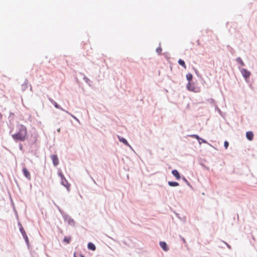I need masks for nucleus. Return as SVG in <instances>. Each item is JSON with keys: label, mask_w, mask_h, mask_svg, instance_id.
I'll return each mask as SVG.
<instances>
[{"label": "nucleus", "mask_w": 257, "mask_h": 257, "mask_svg": "<svg viewBox=\"0 0 257 257\" xmlns=\"http://www.w3.org/2000/svg\"><path fill=\"white\" fill-rule=\"evenodd\" d=\"M18 131L15 134L12 135L14 140L17 142L18 141H24L27 136V130L26 127L23 124H19L17 126Z\"/></svg>", "instance_id": "f257e3e1"}, {"label": "nucleus", "mask_w": 257, "mask_h": 257, "mask_svg": "<svg viewBox=\"0 0 257 257\" xmlns=\"http://www.w3.org/2000/svg\"><path fill=\"white\" fill-rule=\"evenodd\" d=\"M58 175L61 178V184L67 188L68 191L69 190L70 184L68 182L67 180L65 179L64 175L61 172H58Z\"/></svg>", "instance_id": "f03ea898"}, {"label": "nucleus", "mask_w": 257, "mask_h": 257, "mask_svg": "<svg viewBox=\"0 0 257 257\" xmlns=\"http://www.w3.org/2000/svg\"><path fill=\"white\" fill-rule=\"evenodd\" d=\"M240 71L245 80L247 81L251 75L250 72L245 68H240Z\"/></svg>", "instance_id": "7ed1b4c3"}, {"label": "nucleus", "mask_w": 257, "mask_h": 257, "mask_svg": "<svg viewBox=\"0 0 257 257\" xmlns=\"http://www.w3.org/2000/svg\"><path fill=\"white\" fill-rule=\"evenodd\" d=\"M20 231L21 232L28 247H29L30 246L29 240L25 229H24L23 227H22Z\"/></svg>", "instance_id": "20e7f679"}, {"label": "nucleus", "mask_w": 257, "mask_h": 257, "mask_svg": "<svg viewBox=\"0 0 257 257\" xmlns=\"http://www.w3.org/2000/svg\"><path fill=\"white\" fill-rule=\"evenodd\" d=\"M22 172L24 176L28 180H30L31 178V175L29 171L26 168L23 167L22 169Z\"/></svg>", "instance_id": "39448f33"}, {"label": "nucleus", "mask_w": 257, "mask_h": 257, "mask_svg": "<svg viewBox=\"0 0 257 257\" xmlns=\"http://www.w3.org/2000/svg\"><path fill=\"white\" fill-rule=\"evenodd\" d=\"M51 160L54 166H57L59 163V159L57 155L53 154L51 156Z\"/></svg>", "instance_id": "423d86ee"}, {"label": "nucleus", "mask_w": 257, "mask_h": 257, "mask_svg": "<svg viewBox=\"0 0 257 257\" xmlns=\"http://www.w3.org/2000/svg\"><path fill=\"white\" fill-rule=\"evenodd\" d=\"M186 88L189 91H193V92L195 91V87L194 86V83H192L191 82H188L187 86H186Z\"/></svg>", "instance_id": "0eeeda50"}, {"label": "nucleus", "mask_w": 257, "mask_h": 257, "mask_svg": "<svg viewBox=\"0 0 257 257\" xmlns=\"http://www.w3.org/2000/svg\"><path fill=\"white\" fill-rule=\"evenodd\" d=\"M171 173L177 180H180L181 178V175L177 170L174 169Z\"/></svg>", "instance_id": "6e6552de"}, {"label": "nucleus", "mask_w": 257, "mask_h": 257, "mask_svg": "<svg viewBox=\"0 0 257 257\" xmlns=\"http://www.w3.org/2000/svg\"><path fill=\"white\" fill-rule=\"evenodd\" d=\"M160 245L161 247V248L165 251H167L169 250V247L167 244V243L165 241H160Z\"/></svg>", "instance_id": "1a4fd4ad"}, {"label": "nucleus", "mask_w": 257, "mask_h": 257, "mask_svg": "<svg viewBox=\"0 0 257 257\" xmlns=\"http://www.w3.org/2000/svg\"><path fill=\"white\" fill-rule=\"evenodd\" d=\"M246 138L248 141H252L253 139V133L251 131H248L245 134Z\"/></svg>", "instance_id": "9d476101"}, {"label": "nucleus", "mask_w": 257, "mask_h": 257, "mask_svg": "<svg viewBox=\"0 0 257 257\" xmlns=\"http://www.w3.org/2000/svg\"><path fill=\"white\" fill-rule=\"evenodd\" d=\"M50 102L54 105L55 107L58 109H59L63 111H65V110H64L62 107H61L60 105H59L57 102H56L52 98L49 99Z\"/></svg>", "instance_id": "9b49d317"}, {"label": "nucleus", "mask_w": 257, "mask_h": 257, "mask_svg": "<svg viewBox=\"0 0 257 257\" xmlns=\"http://www.w3.org/2000/svg\"><path fill=\"white\" fill-rule=\"evenodd\" d=\"M118 139L120 142H121V143H123L124 145L131 148V146L127 142V141L124 138L118 136Z\"/></svg>", "instance_id": "f8f14e48"}, {"label": "nucleus", "mask_w": 257, "mask_h": 257, "mask_svg": "<svg viewBox=\"0 0 257 257\" xmlns=\"http://www.w3.org/2000/svg\"><path fill=\"white\" fill-rule=\"evenodd\" d=\"M87 247H88V249L92 250V251H94L96 249V246H95V244L91 242H88V243L87 244Z\"/></svg>", "instance_id": "ddd939ff"}, {"label": "nucleus", "mask_w": 257, "mask_h": 257, "mask_svg": "<svg viewBox=\"0 0 257 257\" xmlns=\"http://www.w3.org/2000/svg\"><path fill=\"white\" fill-rule=\"evenodd\" d=\"M168 184L171 187H176L179 185V184L176 181H169Z\"/></svg>", "instance_id": "4468645a"}, {"label": "nucleus", "mask_w": 257, "mask_h": 257, "mask_svg": "<svg viewBox=\"0 0 257 257\" xmlns=\"http://www.w3.org/2000/svg\"><path fill=\"white\" fill-rule=\"evenodd\" d=\"M186 79L188 82H191L193 80V75L190 73H188L186 74Z\"/></svg>", "instance_id": "2eb2a0df"}, {"label": "nucleus", "mask_w": 257, "mask_h": 257, "mask_svg": "<svg viewBox=\"0 0 257 257\" xmlns=\"http://www.w3.org/2000/svg\"><path fill=\"white\" fill-rule=\"evenodd\" d=\"M178 64L182 66V67H183L184 68H186V64H185V61L181 59H179L178 61Z\"/></svg>", "instance_id": "dca6fc26"}, {"label": "nucleus", "mask_w": 257, "mask_h": 257, "mask_svg": "<svg viewBox=\"0 0 257 257\" xmlns=\"http://www.w3.org/2000/svg\"><path fill=\"white\" fill-rule=\"evenodd\" d=\"M67 222H68V224L69 225H71L73 226L75 225V221L73 219H72L71 217H69V219L67 220Z\"/></svg>", "instance_id": "f3484780"}, {"label": "nucleus", "mask_w": 257, "mask_h": 257, "mask_svg": "<svg viewBox=\"0 0 257 257\" xmlns=\"http://www.w3.org/2000/svg\"><path fill=\"white\" fill-rule=\"evenodd\" d=\"M236 61L242 66H244L245 65V64H244V62H243V61L242 60L241 58L239 57H237L236 59Z\"/></svg>", "instance_id": "a211bd4d"}, {"label": "nucleus", "mask_w": 257, "mask_h": 257, "mask_svg": "<svg viewBox=\"0 0 257 257\" xmlns=\"http://www.w3.org/2000/svg\"><path fill=\"white\" fill-rule=\"evenodd\" d=\"M83 80L85 81V82L88 84L89 86L91 85L92 81L86 76H84Z\"/></svg>", "instance_id": "6ab92c4d"}, {"label": "nucleus", "mask_w": 257, "mask_h": 257, "mask_svg": "<svg viewBox=\"0 0 257 257\" xmlns=\"http://www.w3.org/2000/svg\"><path fill=\"white\" fill-rule=\"evenodd\" d=\"M71 238L70 236H65L64 237V239H63V241L66 242V243L68 244L70 243V241H71Z\"/></svg>", "instance_id": "aec40b11"}, {"label": "nucleus", "mask_w": 257, "mask_h": 257, "mask_svg": "<svg viewBox=\"0 0 257 257\" xmlns=\"http://www.w3.org/2000/svg\"><path fill=\"white\" fill-rule=\"evenodd\" d=\"M61 215L65 221H67L68 219H69V217H70L68 214H66L64 212L63 213H62Z\"/></svg>", "instance_id": "412c9836"}, {"label": "nucleus", "mask_w": 257, "mask_h": 257, "mask_svg": "<svg viewBox=\"0 0 257 257\" xmlns=\"http://www.w3.org/2000/svg\"><path fill=\"white\" fill-rule=\"evenodd\" d=\"M182 179L183 180V181L185 182L186 183V184L190 186V187H191L190 183L188 182V181L187 180V179L184 177V176H183L182 177Z\"/></svg>", "instance_id": "4be33fe9"}, {"label": "nucleus", "mask_w": 257, "mask_h": 257, "mask_svg": "<svg viewBox=\"0 0 257 257\" xmlns=\"http://www.w3.org/2000/svg\"><path fill=\"white\" fill-rule=\"evenodd\" d=\"M191 137L196 139L198 142H199V139H201V138L198 135H192L191 136Z\"/></svg>", "instance_id": "5701e85b"}, {"label": "nucleus", "mask_w": 257, "mask_h": 257, "mask_svg": "<svg viewBox=\"0 0 257 257\" xmlns=\"http://www.w3.org/2000/svg\"><path fill=\"white\" fill-rule=\"evenodd\" d=\"M65 112H66L67 113L69 114L72 117H73L74 119H75L76 120H77V121H79V119L74 115H73V114H72L71 113L69 112L68 111L65 110Z\"/></svg>", "instance_id": "b1692460"}, {"label": "nucleus", "mask_w": 257, "mask_h": 257, "mask_svg": "<svg viewBox=\"0 0 257 257\" xmlns=\"http://www.w3.org/2000/svg\"><path fill=\"white\" fill-rule=\"evenodd\" d=\"M54 205L55 206V207L58 209V210H59V211L60 212V213H61V214L62 213H63L64 211L63 210H62L60 208V207L57 205L56 204V203H54Z\"/></svg>", "instance_id": "393cba45"}, {"label": "nucleus", "mask_w": 257, "mask_h": 257, "mask_svg": "<svg viewBox=\"0 0 257 257\" xmlns=\"http://www.w3.org/2000/svg\"><path fill=\"white\" fill-rule=\"evenodd\" d=\"M162 51V49L161 48V47L160 46H159V47H158L157 49H156V52L159 54L160 55L161 53V52Z\"/></svg>", "instance_id": "a878e982"}, {"label": "nucleus", "mask_w": 257, "mask_h": 257, "mask_svg": "<svg viewBox=\"0 0 257 257\" xmlns=\"http://www.w3.org/2000/svg\"><path fill=\"white\" fill-rule=\"evenodd\" d=\"M229 146V143L227 141H225L224 142V147L225 149H227Z\"/></svg>", "instance_id": "bb28decb"}, {"label": "nucleus", "mask_w": 257, "mask_h": 257, "mask_svg": "<svg viewBox=\"0 0 257 257\" xmlns=\"http://www.w3.org/2000/svg\"><path fill=\"white\" fill-rule=\"evenodd\" d=\"M198 143L201 144L202 143H207V142L204 139L201 138V139H199V142Z\"/></svg>", "instance_id": "cd10ccee"}, {"label": "nucleus", "mask_w": 257, "mask_h": 257, "mask_svg": "<svg viewBox=\"0 0 257 257\" xmlns=\"http://www.w3.org/2000/svg\"><path fill=\"white\" fill-rule=\"evenodd\" d=\"M208 101L209 103H211V104H214L215 103V100L213 99H212V98L209 99L208 100Z\"/></svg>", "instance_id": "c85d7f7f"}, {"label": "nucleus", "mask_w": 257, "mask_h": 257, "mask_svg": "<svg viewBox=\"0 0 257 257\" xmlns=\"http://www.w3.org/2000/svg\"><path fill=\"white\" fill-rule=\"evenodd\" d=\"M28 80L27 79H26L24 84L22 85V87H24V85H26V87H28Z\"/></svg>", "instance_id": "c756f323"}, {"label": "nucleus", "mask_w": 257, "mask_h": 257, "mask_svg": "<svg viewBox=\"0 0 257 257\" xmlns=\"http://www.w3.org/2000/svg\"><path fill=\"white\" fill-rule=\"evenodd\" d=\"M78 255H79L80 257H85L84 255L83 254H81V253H80ZM74 257H77V254H76V252L74 253Z\"/></svg>", "instance_id": "7c9ffc66"}, {"label": "nucleus", "mask_w": 257, "mask_h": 257, "mask_svg": "<svg viewBox=\"0 0 257 257\" xmlns=\"http://www.w3.org/2000/svg\"><path fill=\"white\" fill-rule=\"evenodd\" d=\"M19 149L21 151H23V147L22 144H20L19 145Z\"/></svg>", "instance_id": "2f4dec72"}, {"label": "nucleus", "mask_w": 257, "mask_h": 257, "mask_svg": "<svg viewBox=\"0 0 257 257\" xmlns=\"http://www.w3.org/2000/svg\"><path fill=\"white\" fill-rule=\"evenodd\" d=\"M194 71L195 72V74L197 75V76H199V72L196 69H194Z\"/></svg>", "instance_id": "473e14b6"}, {"label": "nucleus", "mask_w": 257, "mask_h": 257, "mask_svg": "<svg viewBox=\"0 0 257 257\" xmlns=\"http://www.w3.org/2000/svg\"><path fill=\"white\" fill-rule=\"evenodd\" d=\"M18 226L19 227L20 230H21V229L22 228V227H23L22 225V224L20 222H19L18 223Z\"/></svg>", "instance_id": "72a5a7b5"}, {"label": "nucleus", "mask_w": 257, "mask_h": 257, "mask_svg": "<svg viewBox=\"0 0 257 257\" xmlns=\"http://www.w3.org/2000/svg\"><path fill=\"white\" fill-rule=\"evenodd\" d=\"M223 242L226 244V245L227 246V247L229 249H230L231 248V246H230L229 244H228L227 243H226V242H224V241Z\"/></svg>", "instance_id": "f704fd0d"}, {"label": "nucleus", "mask_w": 257, "mask_h": 257, "mask_svg": "<svg viewBox=\"0 0 257 257\" xmlns=\"http://www.w3.org/2000/svg\"><path fill=\"white\" fill-rule=\"evenodd\" d=\"M27 88V87H26V85H24V87H22L23 90H25V89L26 88Z\"/></svg>", "instance_id": "c9c22d12"}, {"label": "nucleus", "mask_w": 257, "mask_h": 257, "mask_svg": "<svg viewBox=\"0 0 257 257\" xmlns=\"http://www.w3.org/2000/svg\"><path fill=\"white\" fill-rule=\"evenodd\" d=\"M217 110H218V111L219 113L220 114H221V111L220 109L219 108H218L217 107Z\"/></svg>", "instance_id": "e433bc0d"}, {"label": "nucleus", "mask_w": 257, "mask_h": 257, "mask_svg": "<svg viewBox=\"0 0 257 257\" xmlns=\"http://www.w3.org/2000/svg\"><path fill=\"white\" fill-rule=\"evenodd\" d=\"M89 176H90V177L91 178V179L93 180V182H94V183H95V180L93 179V178H92V177L90 175H89Z\"/></svg>", "instance_id": "4c0bfd02"}, {"label": "nucleus", "mask_w": 257, "mask_h": 257, "mask_svg": "<svg viewBox=\"0 0 257 257\" xmlns=\"http://www.w3.org/2000/svg\"><path fill=\"white\" fill-rule=\"evenodd\" d=\"M2 117H3V115H2V113L0 112V120L2 119Z\"/></svg>", "instance_id": "58836bf2"}, {"label": "nucleus", "mask_w": 257, "mask_h": 257, "mask_svg": "<svg viewBox=\"0 0 257 257\" xmlns=\"http://www.w3.org/2000/svg\"><path fill=\"white\" fill-rule=\"evenodd\" d=\"M197 43L198 45H200V42L199 40H197Z\"/></svg>", "instance_id": "ea45409f"}, {"label": "nucleus", "mask_w": 257, "mask_h": 257, "mask_svg": "<svg viewBox=\"0 0 257 257\" xmlns=\"http://www.w3.org/2000/svg\"><path fill=\"white\" fill-rule=\"evenodd\" d=\"M182 239L183 241V242H185V240L184 238H182Z\"/></svg>", "instance_id": "a19ab883"}]
</instances>
